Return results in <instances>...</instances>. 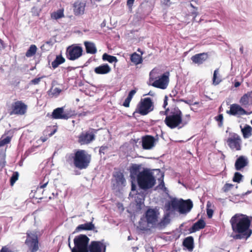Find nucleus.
Listing matches in <instances>:
<instances>
[{"label":"nucleus","mask_w":252,"mask_h":252,"mask_svg":"<svg viewBox=\"0 0 252 252\" xmlns=\"http://www.w3.org/2000/svg\"><path fill=\"white\" fill-rule=\"evenodd\" d=\"M102 60L103 61H107L109 63H116L118 61L116 57L109 55L106 53H105L102 55Z\"/></svg>","instance_id":"32"},{"label":"nucleus","mask_w":252,"mask_h":252,"mask_svg":"<svg viewBox=\"0 0 252 252\" xmlns=\"http://www.w3.org/2000/svg\"><path fill=\"white\" fill-rule=\"evenodd\" d=\"M97 130L90 128L82 132L78 136V142L81 145L89 144L95 140Z\"/></svg>","instance_id":"11"},{"label":"nucleus","mask_w":252,"mask_h":252,"mask_svg":"<svg viewBox=\"0 0 252 252\" xmlns=\"http://www.w3.org/2000/svg\"><path fill=\"white\" fill-rule=\"evenodd\" d=\"M172 100L174 102H184L189 105H192V101L191 100H186L183 98L175 99L173 98Z\"/></svg>","instance_id":"46"},{"label":"nucleus","mask_w":252,"mask_h":252,"mask_svg":"<svg viewBox=\"0 0 252 252\" xmlns=\"http://www.w3.org/2000/svg\"><path fill=\"white\" fill-rule=\"evenodd\" d=\"M12 136L3 134L0 138V148L9 143L11 140Z\"/></svg>","instance_id":"33"},{"label":"nucleus","mask_w":252,"mask_h":252,"mask_svg":"<svg viewBox=\"0 0 252 252\" xmlns=\"http://www.w3.org/2000/svg\"><path fill=\"white\" fill-rule=\"evenodd\" d=\"M53 119L67 120L71 117L69 113L64 111V107H58L53 110L51 115Z\"/></svg>","instance_id":"18"},{"label":"nucleus","mask_w":252,"mask_h":252,"mask_svg":"<svg viewBox=\"0 0 252 252\" xmlns=\"http://www.w3.org/2000/svg\"><path fill=\"white\" fill-rule=\"evenodd\" d=\"M65 59L63 57L62 55L59 54L56 56L55 60L52 62L51 65L53 69H55L57 68L60 65L64 63Z\"/></svg>","instance_id":"29"},{"label":"nucleus","mask_w":252,"mask_h":252,"mask_svg":"<svg viewBox=\"0 0 252 252\" xmlns=\"http://www.w3.org/2000/svg\"><path fill=\"white\" fill-rule=\"evenodd\" d=\"M108 149V147L107 145H102L99 148V154L101 155L102 154L103 155L107 152Z\"/></svg>","instance_id":"47"},{"label":"nucleus","mask_w":252,"mask_h":252,"mask_svg":"<svg viewBox=\"0 0 252 252\" xmlns=\"http://www.w3.org/2000/svg\"><path fill=\"white\" fill-rule=\"evenodd\" d=\"M83 48L78 44H73L68 46L66 50V56L70 61H75L83 55Z\"/></svg>","instance_id":"10"},{"label":"nucleus","mask_w":252,"mask_h":252,"mask_svg":"<svg viewBox=\"0 0 252 252\" xmlns=\"http://www.w3.org/2000/svg\"><path fill=\"white\" fill-rule=\"evenodd\" d=\"M136 93V90L132 89L128 92L127 97L130 98V99H132L133 95L135 94Z\"/></svg>","instance_id":"55"},{"label":"nucleus","mask_w":252,"mask_h":252,"mask_svg":"<svg viewBox=\"0 0 252 252\" xmlns=\"http://www.w3.org/2000/svg\"><path fill=\"white\" fill-rule=\"evenodd\" d=\"M28 110V105L22 100H17V115H25Z\"/></svg>","instance_id":"27"},{"label":"nucleus","mask_w":252,"mask_h":252,"mask_svg":"<svg viewBox=\"0 0 252 252\" xmlns=\"http://www.w3.org/2000/svg\"><path fill=\"white\" fill-rule=\"evenodd\" d=\"M169 72H166L162 74L158 78L154 81L151 85L154 87L160 89H165L169 83Z\"/></svg>","instance_id":"15"},{"label":"nucleus","mask_w":252,"mask_h":252,"mask_svg":"<svg viewBox=\"0 0 252 252\" xmlns=\"http://www.w3.org/2000/svg\"><path fill=\"white\" fill-rule=\"evenodd\" d=\"M248 97V98H252V91L248 92L247 93L244 94Z\"/></svg>","instance_id":"59"},{"label":"nucleus","mask_w":252,"mask_h":252,"mask_svg":"<svg viewBox=\"0 0 252 252\" xmlns=\"http://www.w3.org/2000/svg\"><path fill=\"white\" fill-rule=\"evenodd\" d=\"M107 243L104 239L90 242L88 252H106Z\"/></svg>","instance_id":"13"},{"label":"nucleus","mask_w":252,"mask_h":252,"mask_svg":"<svg viewBox=\"0 0 252 252\" xmlns=\"http://www.w3.org/2000/svg\"><path fill=\"white\" fill-rule=\"evenodd\" d=\"M209 56L207 53H201L196 54L192 56L191 60L194 63L201 64H202L208 58Z\"/></svg>","instance_id":"23"},{"label":"nucleus","mask_w":252,"mask_h":252,"mask_svg":"<svg viewBox=\"0 0 252 252\" xmlns=\"http://www.w3.org/2000/svg\"><path fill=\"white\" fill-rule=\"evenodd\" d=\"M226 142L233 152L240 151L242 149V139L240 136L235 133H233L231 137H228Z\"/></svg>","instance_id":"12"},{"label":"nucleus","mask_w":252,"mask_h":252,"mask_svg":"<svg viewBox=\"0 0 252 252\" xmlns=\"http://www.w3.org/2000/svg\"><path fill=\"white\" fill-rule=\"evenodd\" d=\"M184 249L192 252L194 248V239L192 236H189L185 238L182 243Z\"/></svg>","instance_id":"26"},{"label":"nucleus","mask_w":252,"mask_h":252,"mask_svg":"<svg viewBox=\"0 0 252 252\" xmlns=\"http://www.w3.org/2000/svg\"><path fill=\"white\" fill-rule=\"evenodd\" d=\"M5 152L6 149H0V170H1L5 165Z\"/></svg>","instance_id":"34"},{"label":"nucleus","mask_w":252,"mask_h":252,"mask_svg":"<svg viewBox=\"0 0 252 252\" xmlns=\"http://www.w3.org/2000/svg\"><path fill=\"white\" fill-rule=\"evenodd\" d=\"M84 44L87 54H95L97 52V48L94 42L85 41L84 42Z\"/></svg>","instance_id":"28"},{"label":"nucleus","mask_w":252,"mask_h":252,"mask_svg":"<svg viewBox=\"0 0 252 252\" xmlns=\"http://www.w3.org/2000/svg\"><path fill=\"white\" fill-rule=\"evenodd\" d=\"M142 165L132 163L129 167V177L131 179L130 197L135 198V211L139 212L144 206V201L147 191L153 188L156 180L152 171Z\"/></svg>","instance_id":"1"},{"label":"nucleus","mask_w":252,"mask_h":252,"mask_svg":"<svg viewBox=\"0 0 252 252\" xmlns=\"http://www.w3.org/2000/svg\"><path fill=\"white\" fill-rule=\"evenodd\" d=\"M147 95L154 96L155 95V93L154 92L150 91L148 94H145L143 95L145 96V95Z\"/></svg>","instance_id":"62"},{"label":"nucleus","mask_w":252,"mask_h":252,"mask_svg":"<svg viewBox=\"0 0 252 252\" xmlns=\"http://www.w3.org/2000/svg\"><path fill=\"white\" fill-rule=\"evenodd\" d=\"M218 74H219V69L217 68V69H215L214 72L213 79H212L213 84L215 86L218 85L221 81V80L218 77Z\"/></svg>","instance_id":"37"},{"label":"nucleus","mask_w":252,"mask_h":252,"mask_svg":"<svg viewBox=\"0 0 252 252\" xmlns=\"http://www.w3.org/2000/svg\"><path fill=\"white\" fill-rule=\"evenodd\" d=\"M210 203L209 202H208L206 205V213L207 217L209 219L212 218L214 214V210L210 208Z\"/></svg>","instance_id":"41"},{"label":"nucleus","mask_w":252,"mask_h":252,"mask_svg":"<svg viewBox=\"0 0 252 252\" xmlns=\"http://www.w3.org/2000/svg\"><path fill=\"white\" fill-rule=\"evenodd\" d=\"M241 129L243 136L245 139L248 138L252 136V127L250 125L246 124L243 127L241 126Z\"/></svg>","instance_id":"30"},{"label":"nucleus","mask_w":252,"mask_h":252,"mask_svg":"<svg viewBox=\"0 0 252 252\" xmlns=\"http://www.w3.org/2000/svg\"><path fill=\"white\" fill-rule=\"evenodd\" d=\"M93 220L94 218H93L91 221L86 222L85 223L78 225L76 227L74 233L80 232L83 230H94V232H97V230H94L95 228V226L94 224L93 223Z\"/></svg>","instance_id":"21"},{"label":"nucleus","mask_w":252,"mask_h":252,"mask_svg":"<svg viewBox=\"0 0 252 252\" xmlns=\"http://www.w3.org/2000/svg\"><path fill=\"white\" fill-rule=\"evenodd\" d=\"M252 222V216L241 213L235 214L230 220L233 231L230 237L234 240H247L252 234L250 228Z\"/></svg>","instance_id":"3"},{"label":"nucleus","mask_w":252,"mask_h":252,"mask_svg":"<svg viewBox=\"0 0 252 252\" xmlns=\"http://www.w3.org/2000/svg\"><path fill=\"white\" fill-rule=\"evenodd\" d=\"M86 2L85 1H77L74 3V13L76 16L81 15L84 14Z\"/></svg>","instance_id":"25"},{"label":"nucleus","mask_w":252,"mask_h":252,"mask_svg":"<svg viewBox=\"0 0 252 252\" xmlns=\"http://www.w3.org/2000/svg\"><path fill=\"white\" fill-rule=\"evenodd\" d=\"M5 47L3 41L0 38V50L4 49Z\"/></svg>","instance_id":"60"},{"label":"nucleus","mask_w":252,"mask_h":252,"mask_svg":"<svg viewBox=\"0 0 252 252\" xmlns=\"http://www.w3.org/2000/svg\"><path fill=\"white\" fill-rule=\"evenodd\" d=\"M38 233H39L37 231L27 232L25 244L31 252H36L39 249Z\"/></svg>","instance_id":"9"},{"label":"nucleus","mask_w":252,"mask_h":252,"mask_svg":"<svg viewBox=\"0 0 252 252\" xmlns=\"http://www.w3.org/2000/svg\"><path fill=\"white\" fill-rule=\"evenodd\" d=\"M43 77H36L33 79H32L30 83V84H33V85H37L38 84L39 82L40 81L41 79Z\"/></svg>","instance_id":"48"},{"label":"nucleus","mask_w":252,"mask_h":252,"mask_svg":"<svg viewBox=\"0 0 252 252\" xmlns=\"http://www.w3.org/2000/svg\"><path fill=\"white\" fill-rule=\"evenodd\" d=\"M214 120L218 122V126L219 127H221L223 126V116L222 114H219L214 117Z\"/></svg>","instance_id":"39"},{"label":"nucleus","mask_w":252,"mask_h":252,"mask_svg":"<svg viewBox=\"0 0 252 252\" xmlns=\"http://www.w3.org/2000/svg\"><path fill=\"white\" fill-rule=\"evenodd\" d=\"M154 109V104L151 97L142 98L137 105L136 109L133 115L138 113L142 116H145Z\"/></svg>","instance_id":"8"},{"label":"nucleus","mask_w":252,"mask_h":252,"mask_svg":"<svg viewBox=\"0 0 252 252\" xmlns=\"http://www.w3.org/2000/svg\"><path fill=\"white\" fill-rule=\"evenodd\" d=\"M53 44L54 42L53 41V40L50 39V40L46 41L41 47V48L42 50H49Z\"/></svg>","instance_id":"40"},{"label":"nucleus","mask_w":252,"mask_h":252,"mask_svg":"<svg viewBox=\"0 0 252 252\" xmlns=\"http://www.w3.org/2000/svg\"><path fill=\"white\" fill-rule=\"evenodd\" d=\"M244 176L239 172H235L232 178V181L234 182L240 183L242 181Z\"/></svg>","instance_id":"36"},{"label":"nucleus","mask_w":252,"mask_h":252,"mask_svg":"<svg viewBox=\"0 0 252 252\" xmlns=\"http://www.w3.org/2000/svg\"><path fill=\"white\" fill-rule=\"evenodd\" d=\"M77 67H72V66H68L66 67V70H67V71H70L72 70H74Z\"/></svg>","instance_id":"64"},{"label":"nucleus","mask_w":252,"mask_h":252,"mask_svg":"<svg viewBox=\"0 0 252 252\" xmlns=\"http://www.w3.org/2000/svg\"><path fill=\"white\" fill-rule=\"evenodd\" d=\"M239 102L242 104V105L247 106L249 103V98H248L246 95L243 94V96L241 97Z\"/></svg>","instance_id":"42"},{"label":"nucleus","mask_w":252,"mask_h":252,"mask_svg":"<svg viewBox=\"0 0 252 252\" xmlns=\"http://www.w3.org/2000/svg\"><path fill=\"white\" fill-rule=\"evenodd\" d=\"M16 183V171L13 172L12 176L10 179V184L11 186H13Z\"/></svg>","instance_id":"49"},{"label":"nucleus","mask_w":252,"mask_h":252,"mask_svg":"<svg viewBox=\"0 0 252 252\" xmlns=\"http://www.w3.org/2000/svg\"><path fill=\"white\" fill-rule=\"evenodd\" d=\"M164 122L171 129L176 127L178 129L181 128L188 123L187 122L183 121L182 112L176 105L171 108L169 114L165 117Z\"/></svg>","instance_id":"6"},{"label":"nucleus","mask_w":252,"mask_h":252,"mask_svg":"<svg viewBox=\"0 0 252 252\" xmlns=\"http://www.w3.org/2000/svg\"><path fill=\"white\" fill-rule=\"evenodd\" d=\"M64 16L63 11V10H59L56 12H53L51 15V17L55 20L59 19Z\"/></svg>","instance_id":"38"},{"label":"nucleus","mask_w":252,"mask_h":252,"mask_svg":"<svg viewBox=\"0 0 252 252\" xmlns=\"http://www.w3.org/2000/svg\"><path fill=\"white\" fill-rule=\"evenodd\" d=\"M131 100V99L130 98L126 97L123 103V105L125 107H128Z\"/></svg>","instance_id":"52"},{"label":"nucleus","mask_w":252,"mask_h":252,"mask_svg":"<svg viewBox=\"0 0 252 252\" xmlns=\"http://www.w3.org/2000/svg\"><path fill=\"white\" fill-rule=\"evenodd\" d=\"M237 158L234 163L235 169L237 171H241L248 165L249 160L248 158L245 156L241 155L239 157L237 156Z\"/></svg>","instance_id":"19"},{"label":"nucleus","mask_w":252,"mask_h":252,"mask_svg":"<svg viewBox=\"0 0 252 252\" xmlns=\"http://www.w3.org/2000/svg\"><path fill=\"white\" fill-rule=\"evenodd\" d=\"M28 153L27 152H26L25 153L24 156L21 157V159L20 160V161L18 162V165H19V166H23V161H24L25 158L28 157Z\"/></svg>","instance_id":"51"},{"label":"nucleus","mask_w":252,"mask_h":252,"mask_svg":"<svg viewBox=\"0 0 252 252\" xmlns=\"http://www.w3.org/2000/svg\"><path fill=\"white\" fill-rule=\"evenodd\" d=\"M113 176L115 178V182L112 184L113 189H120V188L125 187L126 183V179L123 173L120 171L114 172Z\"/></svg>","instance_id":"16"},{"label":"nucleus","mask_w":252,"mask_h":252,"mask_svg":"<svg viewBox=\"0 0 252 252\" xmlns=\"http://www.w3.org/2000/svg\"><path fill=\"white\" fill-rule=\"evenodd\" d=\"M158 140V135L156 137L150 135H146L142 137L141 145L143 149L150 150L155 146L156 142Z\"/></svg>","instance_id":"14"},{"label":"nucleus","mask_w":252,"mask_h":252,"mask_svg":"<svg viewBox=\"0 0 252 252\" xmlns=\"http://www.w3.org/2000/svg\"><path fill=\"white\" fill-rule=\"evenodd\" d=\"M47 184H48V182H46V183H44V184H42V185H41V186H40V187H39V188H37V190H38V189H43V188H45V187L47 186Z\"/></svg>","instance_id":"63"},{"label":"nucleus","mask_w":252,"mask_h":252,"mask_svg":"<svg viewBox=\"0 0 252 252\" xmlns=\"http://www.w3.org/2000/svg\"><path fill=\"white\" fill-rule=\"evenodd\" d=\"M156 170L158 171L159 173H160V177L158 178V180L160 182V184H159V187H164V183L163 181V178H164V173L161 172L159 169H156Z\"/></svg>","instance_id":"43"},{"label":"nucleus","mask_w":252,"mask_h":252,"mask_svg":"<svg viewBox=\"0 0 252 252\" xmlns=\"http://www.w3.org/2000/svg\"><path fill=\"white\" fill-rule=\"evenodd\" d=\"M229 108L230 109L226 111V113L231 116H241L249 114L242 106L236 103L230 105Z\"/></svg>","instance_id":"17"},{"label":"nucleus","mask_w":252,"mask_h":252,"mask_svg":"<svg viewBox=\"0 0 252 252\" xmlns=\"http://www.w3.org/2000/svg\"><path fill=\"white\" fill-rule=\"evenodd\" d=\"M152 10L151 6L149 4L148 1H145L142 2L138 8L137 14L143 18L148 15Z\"/></svg>","instance_id":"20"},{"label":"nucleus","mask_w":252,"mask_h":252,"mask_svg":"<svg viewBox=\"0 0 252 252\" xmlns=\"http://www.w3.org/2000/svg\"><path fill=\"white\" fill-rule=\"evenodd\" d=\"M66 161L72 162L74 166L80 170L86 169L91 160V156L84 150H76L74 153L66 156Z\"/></svg>","instance_id":"5"},{"label":"nucleus","mask_w":252,"mask_h":252,"mask_svg":"<svg viewBox=\"0 0 252 252\" xmlns=\"http://www.w3.org/2000/svg\"><path fill=\"white\" fill-rule=\"evenodd\" d=\"M159 215V211L157 207H148L138 222L139 229L148 231L151 228L157 229L159 230L164 229L171 221L170 214L164 209L163 216L159 221H158Z\"/></svg>","instance_id":"2"},{"label":"nucleus","mask_w":252,"mask_h":252,"mask_svg":"<svg viewBox=\"0 0 252 252\" xmlns=\"http://www.w3.org/2000/svg\"><path fill=\"white\" fill-rule=\"evenodd\" d=\"M241 85V83L239 82L238 81L235 80L234 83V86L235 88L239 87Z\"/></svg>","instance_id":"61"},{"label":"nucleus","mask_w":252,"mask_h":252,"mask_svg":"<svg viewBox=\"0 0 252 252\" xmlns=\"http://www.w3.org/2000/svg\"><path fill=\"white\" fill-rule=\"evenodd\" d=\"M135 0H127L126 5L129 10H131Z\"/></svg>","instance_id":"54"},{"label":"nucleus","mask_w":252,"mask_h":252,"mask_svg":"<svg viewBox=\"0 0 252 252\" xmlns=\"http://www.w3.org/2000/svg\"><path fill=\"white\" fill-rule=\"evenodd\" d=\"M205 226V221L202 218H201L199 219L196 222L194 223L191 227L189 228V234H191L199 231L200 229H203Z\"/></svg>","instance_id":"24"},{"label":"nucleus","mask_w":252,"mask_h":252,"mask_svg":"<svg viewBox=\"0 0 252 252\" xmlns=\"http://www.w3.org/2000/svg\"><path fill=\"white\" fill-rule=\"evenodd\" d=\"M8 112L10 115L16 114V101H13L10 108L8 109Z\"/></svg>","instance_id":"44"},{"label":"nucleus","mask_w":252,"mask_h":252,"mask_svg":"<svg viewBox=\"0 0 252 252\" xmlns=\"http://www.w3.org/2000/svg\"><path fill=\"white\" fill-rule=\"evenodd\" d=\"M168 100V96L167 95H165L164 100H163V105H162V107L163 108H165V107H166V106H167Z\"/></svg>","instance_id":"56"},{"label":"nucleus","mask_w":252,"mask_h":252,"mask_svg":"<svg viewBox=\"0 0 252 252\" xmlns=\"http://www.w3.org/2000/svg\"><path fill=\"white\" fill-rule=\"evenodd\" d=\"M111 68L108 63H104L94 68V72L96 74L105 75L110 73Z\"/></svg>","instance_id":"22"},{"label":"nucleus","mask_w":252,"mask_h":252,"mask_svg":"<svg viewBox=\"0 0 252 252\" xmlns=\"http://www.w3.org/2000/svg\"><path fill=\"white\" fill-rule=\"evenodd\" d=\"M178 92L176 90H172L171 93L169 94V96L173 98V97L176 96Z\"/></svg>","instance_id":"58"},{"label":"nucleus","mask_w":252,"mask_h":252,"mask_svg":"<svg viewBox=\"0 0 252 252\" xmlns=\"http://www.w3.org/2000/svg\"><path fill=\"white\" fill-rule=\"evenodd\" d=\"M37 50L36 46L34 45H31L26 53V56L27 57H31L34 56Z\"/></svg>","instance_id":"35"},{"label":"nucleus","mask_w":252,"mask_h":252,"mask_svg":"<svg viewBox=\"0 0 252 252\" xmlns=\"http://www.w3.org/2000/svg\"><path fill=\"white\" fill-rule=\"evenodd\" d=\"M193 206V202L190 199L184 200L174 197L165 202L164 209L169 213L170 217L175 214L176 211L180 214L186 215L191 211Z\"/></svg>","instance_id":"4"},{"label":"nucleus","mask_w":252,"mask_h":252,"mask_svg":"<svg viewBox=\"0 0 252 252\" xmlns=\"http://www.w3.org/2000/svg\"><path fill=\"white\" fill-rule=\"evenodd\" d=\"M90 238L85 234H79L73 239L74 246L71 252H88Z\"/></svg>","instance_id":"7"},{"label":"nucleus","mask_w":252,"mask_h":252,"mask_svg":"<svg viewBox=\"0 0 252 252\" xmlns=\"http://www.w3.org/2000/svg\"><path fill=\"white\" fill-rule=\"evenodd\" d=\"M190 6L192 7L194 9H195V10H193L192 12V14L193 15H194L193 16V20H195V18L196 17V16L198 14V13L196 11V10H197L198 8L194 6L193 5V4L191 3H190Z\"/></svg>","instance_id":"53"},{"label":"nucleus","mask_w":252,"mask_h":252,"mask_svg":"<svg viewBox=\"0 0 252 252\" xmlns=\"http://www.w3.org/2000/svg\"><path fill=\"white\" fill-rule=\"evenodd\" d=\"M130 61L135 65L140 64L143 62V59L141 55L134 52L130 56Z\"/></svg>","instance_id":"31"},{"label":"nucleus","mask_w":252,"mask_h":252,"mask_svg":"<svg viewBox=\"0 0 252 252\" xmlns=\"http://www.w3.org/2000/svg\"><path fill=\"white\" fill-rule=\"evenodd\" d=\"M0 252H13L11 250H9L6 247H3L0 251Z\"/></svg>","instance_id":"57"},{"label":"nucleus","mask_w":252,"mask_h":252,"mask_svg":"<svg viewBox=\"0 0 252 252\" xmlns=\"http://www.w3.org/2000/svg\"><path fill=\"white\" fill-rule=\"evenodd\" d=\"M62 90L59 88H55L53 90V92L51 93L52 95H56L58 96L61 93Z\"/></svg>","instance_id":"50"},{"label":"nucleus","mask_w":252,"mask_h":252,"mask_svg":"<svg viewBox=\"0 0 252 252\" xmlns=\"http://www.w3.org/2000/svg\"><path fill=\"white\" fill-rule=\"evenodd\" d=\"M234 186V185L230 183H226L223 186L222 190L224 192H227L231 189Z\"/></svg>","instance_id":"45"}]
</instances>
